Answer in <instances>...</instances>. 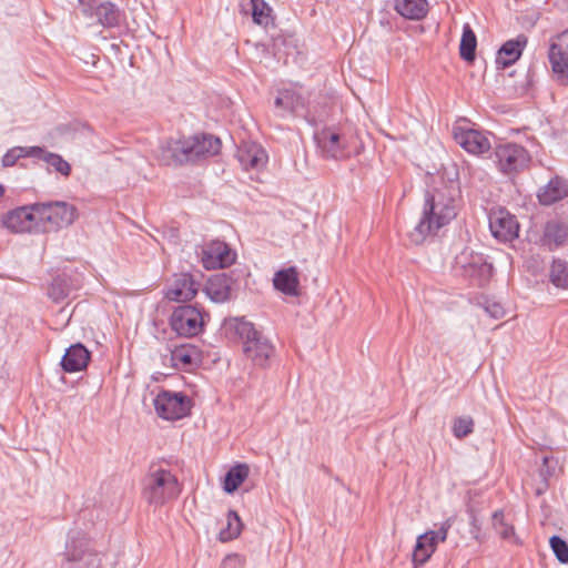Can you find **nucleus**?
I'll return each instance as SVG.
<instances>
[{
	"instance_id": "f257e3e1",
	"label": "nucleus",
	"mask_w": 568,
	"mask_h": 568,
	"mask_svg": "<svg viewBox=\"0 0 568 568\" xmlns=\"http://www.w3.org/2000/svg\"><path fill=\"white\" fill-rule=\"evenodd\" d=\"M458 190L450 184L427 192L422 216L408 233L412 243L418 245L449 224L457 215Z\"/></svg>"
},
{
	"instance_id": "f03ea898",
	"label": "nucleus",
	"mask_w": 568,
	"mask_h": 568,
	"mask_svg": "<svg viewBox=\"0 0 568 568\" xmlns=\"http://www.w3.org/2000/svg\"><path fill=\"white\" fill-rule=\"evenodd\" d=\"M225 333L231 338H239L242 342V349L245 358L258 368H267L275 355V347L253 323L244 317L229 318L224 323Z\"/></svg>"
},
{
	"instance_id": "7ed1b4c3",
	"label": "nucleus",
	"mask_w": 568,
	"mask_h": 568,
	"mask_svg": "<svg viewBox=\"0 0 568 568\" xmlns=\"http://www.w3.org/2000/svg\"><path fill=\"white\" fill-rule=\"evenodd\" d=\"M220 149V139L211 134L183 136L166 140L161 146V158L168 165H182L213 156Z\"/></svg>"
},
{
	"instance_id": "20e7f679",
	"label": "nucleus",
	"mask_w": 568,
	"mask_h": 568,
	"mask_svg": "<svg viewBox=\"0 0 568 568\" xmlns=\"http://www.w3.org/2000/svg\"><path fill=\"white\" fill-rule=\"evenodd\" d=\"M181 493L175 474L162 464H152L142 480V498L154 507H161L174 500Z\"/></svg>"
},
{
	"instance_id": "39448f33",
	"label": "nucleus",
	"mask_w": 568,
	"mask_h": 568,
	"mask_svg": "<svg viewBox=\"0 0 568 568\" xmlns=\"http://www.w3.org/2000/svg\"><path fill=\"white\" fill-rule=\"evenodd\" d=\"M62 557L61 568L101 567L99 554L91 547L89 537L78 529L69 531Z\"/></svg>"
},
{
	"instance_id": "423d86ee",
	"label": "nucleus",
	"mask_w": 568,
	"mask_h": 568,
	"mask_svg": "<svg viewBox=\"0 0 568 568\" xmlns=\"http://www.w3.org/2000/svg\"><path fill=\"white\" fill-rule=\"evenodd\" d=\"M41 232L58 231L71 225L77 216V207L67 202L37 203Z\"/></svg>"
},
{
	"instance_id": "0eeeda50",
	"label": "nucleus",
	"mask_w": 568,
	"mask_h": 568,
	"mask_svg": "<svg viewBox=\"0 0 568 568\" xmlns=\"http://www.w3.org/2000/svg\"><path fill=\"white\" fill-rule=\"evenodd\" d=\"M531 161L529 152L517 143L498 144L494 150V162L506 175L516 174L528 168Z\"/></svg>"
},
{
	"instance_id": "6e6552de",
	"label": "nucleus",
	"mask_w": 568,
	"mask_h": 568,
	"mask_svg": "<svg viewBox=\"0 0 568 568\" xmlns=\"http://www.w3.org/2000/svg\"><path fill=\"white\" fill-rule=\"evenodd\" d=\"M455 267L464 277L478 286L485 285L493 274V266L485 256L473 250H463L455 258Z\"/></svg>"
},
{
	"instance_id": "1a4fd4ad",
	"label": "nucleus",
	"mask_w": 568,
	"mask_h": 568,
	"mask_svg": "<svg viewBox=\"0 0 568 568\" xmlns=\"http://www.w3.org/2000/svg\"><path fill=\"white\" fill-rule=\"evenodd\" d=\"M156 414L166 420H178L191 412V400L182 393L162 390L154 398Z\"/></svg>"
},
{
	"instance_id": "9d476101",
	"label": "nucleus",
	"mask_w": 568,
	"mask_h": 568,
	"mask_svg": "<svg viewBox=\"0 0 568 568\" xmlns=\"http://www.w3.org/2000/svg\"><path fill=\"white\" fill-rule=\"evenodd\" d=\"M204 316V313L196 306H179L171 315V327L180 336L193 337L203 329Z\"/></svg>"
},
{
	"instance_id": "9b49d317",
	"label": "nucleus",
	"mask_w": 568,
	"mask_h": 568,
	"mask_svg": "<svg viewBox=\"0 0 568 568\" xmlns=\"http://www.w3.org/2000/svg\"><path fill=\"white\" fill-rule=\"evenodd\" d=\"M548 60L556 81L568 85V29L550 39Z\"/></svg>"
},
{
	"instance_id": "f8f14e48",
	"label": "nucleus",
	"mask_w": 568,
	"mask_h": 568,
	"mask_svg": "<svg viewBox=\"0 0 568 568\" xmlns=\"http://www.w3.org/2000/svg\"><path fill=\"white\" fill-rule=\"evenodd\" d=\"M454 524V518L449 517L444 520L438 530H429L417 538V542L413 554V560L416 564H425L436 549L438 542L447 539L448 531Z\"/></svg>"
},
{
	"instance_id": "ddd939ff",
	"label": "nucleus",
	"mask_w": 568,
	"mask_h": 568,
	"mask_svg": "<svg viewBox=\"0 0 568 568\" xmlns=\"http://www.w3.org/2000/svg\"><path fill=\"white\" fill-rule=\"evenodd\" d=\"M3 225L14 233L41 232L37 203L8 212L3 217Z\"/></svg>"
},
{
	"instance_id": "4468645a",
	"label": "nucleus",
	"mask_w": 568,
	"mask_h": 568,
	"mask_svg": "<svg viewBox=\"0 0 568 568\" xmlns=\"http://www.w3.org/2000/svg\"><path fill=\"white\" fill-rule=\"evenodd\" d=\"M489 229L498 241L510 242L518 236L519 223L515 215L499 207L489 213Z\"/></svg>"
},
{
	"instance_id": "2eb2a0df",
	"label": "nucleus",
	"mask_w": 568,
	"mask_h": 568,
	"mask_svg": "<svg viewBox=\"0 0 568 568\" xmlns=\"http://www.w3.org/2000/svg\"><path fill=\"white\" fill-rule=\"evenodd\" d=\"M199 255L206 270L224 268L235 261V253L222 241H212L205 244Z\"/></svg>"
},
{
	"instance_id": "dca6fc26",
	"label": "nucleus",
	"mask_w": 568,
	"mask_h": 568,
	"mask_svg": "<svg viewBox=\"0 0 568 568\" xmlns=\"http://www.w3.org/2000/svg\"><path fill=\"white\" fill-rule=\"evenodd\" d=\"M200 287V282L192 274H175L166 288L165 297L172 302H189L195 297Z\"/></svg>"
},
{
	"instance_id": "f3484780",
	"label": "nucleus",
	"mask_w": 568,
	"mask_h": 568,
	"mask_svg": "<svg viewBox=\"0 0 568 568\" xmlns=\"http://www.w3.org/2000/svg\"><path fill=\"white\" fill-rule=\"evenodd\" d=\"M275 108L280 111V115L287 113L297 114L305 111V116H311L310 110L306 108V98L301 88L291 87L280 89L274 101Z\"/></svg>"
},
{
	"instance_id": "a211bd4d",
	"label": "nucleus",
	"mask_w": 568,
	"mask_h": 568,
	"mask_svg": "<svg viewBox=\"0 0 568 568\" xmlns=\"http://www.w3.org/2000/svg\"><path fill=\"white\" fill-rule=\"evenodd\" d=\"M454 138L456 142L468 153L480 155L491 149L488 136L475 129L454 128Z\"/></svg>"
},
{
	"instance_id": "6ab92c4d",
	"label": "nucleus",
	"mask_w": 568,
	"mask_h": 568,
	"mask_svg": "<svg viewBox=\"0 0 568 568\" xmlns=\"http://www.w3.org/2000/svg\"><path fill=\"white\" fill-rule=\"evenodd\" d=\"M314 139L323 158L341 160L345 156V143L334 130L323 129L315 134Z\"/></svg>"
},
{
	"instance_id": "aec40b11",
	"label": "nucleus",
	"mask_w": 568,
	"mask_h": 568,
	"mask_svg": "<svg viewBox=\"0 0 568 568\" xmlns=\"http://www.w3.org/2000/svg\"><path fill=\"white\" fill-rule=\"evenodd\" d=\"M236 158L241 166L248 170H262L268 160L265 150L255 142H243L236 151Z\"/></svg>"
},
{
	"instance_id": "412c9836",
	"label": "nucleus",
	"mask_w": 568,
	"mask_h": 568,
	"mask_svg": "<svg viewBox=\"0 0 568 568\" xmlns=\"http://www.w3.org/2000/svg\"><path fill=\"white\" fill-rule=\"evenodd\" d=\"M568 243V223L552 219L549 220L542 231L540 244L552 251Z\"/></svg>"
},
{
	"instance_id": "4be33fe9",
	"label": "nucleus",
	"mask_w": 568,
	"mask_h": 568,
	"mask_svg": "<svg viewBox=\"0 0 568 568\" xmlns=\"http://www.w3.org/2000/svg\"><path fill=\"white\" fill-rule=\"evenodd\" d=\"M90 358L91 354L88 348L83 344L77 343L67 348L60 364L65 373H77L87 368Z\"/></svg>"
},
{
	"instance_id": "5701e85b",
	"label": "nucleus",
	"mask_w": 568,
	"mask_h": 568,
	"mask_svg": "<svg viewBox=\"0 0 568 568\" xmlns=\"http://www.w3.org/2000/svg\"><path fill=\"white\" fill-rule=\"evenodd\" d=\"M527 41L528 39L524 34H519L516 39L506 41L498 50L496 63L504 69L510 67L520 58Z\"/></svg>"
},
{
	"instance_id": "b1692460",
	"label": "nucleus",
	"mask_w": 568,
	"mask_h": 568,
	"mask_svg": "<svg viewBox=\"0 0 568 568\" xmlns=\"http://www.w3.org/2000/svg\"><path fill=\"white\" fill-rule=\"evenodd\" d=\"M567 195L568 183L558 176L552 178L546 185L540 187L537 194L542 205H551Z\"/></svg>"
},
{
	"instance_id": "393cba45",
	"label": "nucleus",
	"mask_w": 568,
	"mask_h": 568,
	"mask_svg": "<svg viewBox=\"0 0 568 568\" xmlns=\"http://www.w3.org/2000/svg\"><path fill=\"white\" fill-rule=\"evenodd\" d=\"M274 287L285 295H298L300 278L297 268L294 266L280 270L273 278Z\"/></svg>"
},
{
	"instance_id": "a878e982",
	"label": "nucleus",
	"mask_w": 568,
	"mask_h": 568,
	"mask_svg": "<svg viewBox=\"0 0 568 568\" xmlns=\"http://www.w3.org/2000/svg\"><path fill=\"white\" fill-rule=\"evenodd\" d=\"M78 287L77 283L67 273L57 275L48 287V296L54 303H61Z\"/></svg>"
},
{
	"instance_id": "bb28decb",
	"label": "nucleus",
	"mask_w": 568,
	"mask_h": 568,
	"mask_svg": "<svg viewBox=\"0 0 568 568\" xmlns=\"http://www.w3.org/2000/svg\"><path fill=\"white\" fill-rule=\"evenodd\" d=\"M396 12L409 20H420L428 11L426 0H395Z\"/></svg>"
},
{
	"instance_id": "cd10ccee",
	"label": "nucleus",
	"mask_w": 568,
	"mask_h": 568,
	"mask_svg": "<svg viewBox=\"0 0 568 568\" xmlns=\"http://www.w3.org/2000/svg\"><path fill=\"white\" fill-rule=\"evenodd\" d=\"M205 293L216 303H223L231 296L230 280L225 275L211 277L205 285Z\"/></svg>"
},
{
	"instance_id": "c85d7f7f",
	"label": "nucleus",
	"mask_w": 568,
	"mask_h": 568,
	"mask_svg": "<svg viewBox=\"0 0 568 568\" xmlns=\"http://www.w3.org/2000/svg\"><path fill=\"white\" fill-rule=\"evenodd\" d=\"M95 16L98 21L106 28L119 26L121 20L120 10L111 2H104L97 7Z\"/></svg>"
},
{
	"instance_id": "c756f323",
	"label": "nucleus",
	"mask_w": 568,
	"mask_h": 568,
	"mask_svg": "<svg viewBox=\"0 0 568 568\" xmlns=\"http://www.w3.org/2000/svg\"><path fill=\"white\" fill-rule=\"evenodd\" d=\"M477 47V39L475 32L471 30L470 26L466 23L463 27V34L460 39L459 53L460 57L465 61H474L475 51Z\"/></svg>"
},
{
	"instance_id": "7c9ffc66",
	"label": "nucleus",
	"mask_w": 568,
	"mask_h": 568,
	"mask_svg": "<svg viewBox=\"0 0 568 568\" xmlns=\"http://www.w3.org/2000/svg\"><path fill=\"white\" fill-rule=\"evenodd\" d=\"M549 281L558 288L568 290V262L555 258L550 265Z\"/></svg>"
},
{
	"instance_id": "2f4dec72",
	"label": "nucleus",
	"mask_w": 568,
	"mask_h": 568,
	"mask_svg": "<svg viewBox=\"0 0 568 568\" xmlns=\"http://www.w3.org/2000/svg\"><path fill=\"white\" fill-rule=\"evenodd\" d=\"M248 466L240 464L232 467L224 479V490L226 493L235 491L248 476Z\"/></svg>"
},
{
	"instance_id": "473e14b6",
	"label": "nucleus",
	"mask_w": 568,
	"mask_h": 568,
	"mask_svg": "<svg viewBox=\"0 0 568 568\" xmlns=\"http://www.w3.org/2000/svg\"><path fill=\"white\" fill-rule=\"evenodd\" d=\"M253 21L260 26H267L271 9L264 0H250Z\"/></svg>"
},
{
	"instance_id": "72a5a7b5",
	"label": "nucleus",
	"mask_w": 568,
	"mask_h": 568,
	"mask_svg": "<svg viewBox=\"0 0 568 568\" xmlns=\"http://www.w3.org/2000/svg\"><path fill=\"white\" fill-rule=\"evenodd\" d=\"M474 419L470 416H460L454 420L453 434L456 438L462 439L474 432Z\"/></svg>"
},
{
	"instance_id": "f704fd0d",
	"label": "nucleus",
	"mask_w": 568,
	"mask_h": 568,
	"mask_svg": "<svg viewBox=\"0 0 568 568\" xmlns=\"http://www.w3.org/2000/svg\"><path fill=\"white\" fill-rule=\"evenodd\" d=\"M493 527L503 539H510L515 535L514 527L504 521V511L500 509L493 514Z\"/></svg>"
},
{
	"instance_id": "c9c22d12",
	"label": "nucleus",
	"mask_w": 568,
	"mask_h": 568,
	"mask_svg": "<svg viewBox=\"0 0 568 568\" xmlns=\"http://www.w3.org/2000/svg\"><path fill=\"white\" fill-rule=\"evenodd\" d=\"M43 161L63 176H69L71 173V165L60 154L52 152L45 153L43 155Z\"/></svg>"
},
{
	"instance_id": "e433bc0d",
	"label": "nucleus",
	"mask_w": 568,
	"mask_h": 568,
	"mask_svg": "<svg viewBox=\"0 0 568 568\" xmlns=\"http://www.w3.org/2000/svg\"><path fill=\"white\" fill-rule=\"evenodd\" d=\"M241 532V520L239 515L230 510L227 513V528L221 531V539L229 540L236 538Z\"/></svg>"
},
{
	"instance_id": "4c0bfd02",
	"label": "nucleus",
	"mask_w": 568,
	"mask_h": 568,
	"mask_svg": "<svg viewBox=\"0 0 568 568\" xmlns=\"http://www.w3.org/2000/svg\"><path fill=\"white\" fill-rule=\"evenodd\" d=\"M551 550L561 564H568V545L559 536H552L549 540Z\"/></svg>"
},
{
	"instance_id": "58836bf2",
	"label": "nucleus",
	"mask_w": 568,
	"mask_h": 568,
	"mask_svg": "<svg viewBox=\"0 0 568 568\" xmlns=\"http://www.w3.org/2000/svg\"><path fill=\"white\" fill-rule=\"evenodd\" d=\"M23 152V146H14L9 149L2 156V165L6 168L13 166L19 159L24 158Z\"/></svg>"
},
{
	"instance_id": "ea45409f",
	"label": "nucleus",
	"mask_w": 568,
	"mask_h": 568,
	"mask_svg": "<svg viewBox=\"0 0 568 568\" xmlns=\"http://www.w3.org/2000/svg\"><path fill=\"white\" fill-rule=\"evenodd\" d=\"M484 308L485 312L495 320H499L505 315L503 305L495 301H486Z\"/></svg>"
},
{
	"instance_id": "a19ab883",
	"label": "nucleus",
	"mask_w": 568,
	"mask_h": 568,
	"mask_svg": "<svg viewBox=\"0 0 568 568\" xmlns=\"http://www.w3.org/2000/svg\"><path fill=\"white\" fill-rule=\"evenodd\" d=\"M176 364L191 365L193 364V355L185 348L175 349L172 355Z\"/></svg>"
},
{
	"instance_id": "79ce46f5",
	"label": "nucleus",
	"mask_w": 568,
	"mask_h": 568,
	"mask_svg": "<svg viewBox=\"0 0 568 568\" xmlns=\"http://www.w3.org/2000/svg\"><path fill=\"white\" fill-rule=\"evenodd\" d=\"M24 148V158L32 156V158H40L43 160V155L48 153L44 151V149L40 146H23Z\"/></svg>"
},
{
	"instance_id": "37998d69",
	"label": "nucleus",
	"mask_w": 568,
	"mask_h": 568,
	"mask_svg": "<svg viewBox=\"0 0 568 568\" xmlns=\"http://www.w3.org/2000/svg\"><path fill=\"white\" fill-rule=\"evenodd\" d=\"M552 475V471L550 470V467H541L540 469V476L544 477V479H547V477H550Z\"/></svg>"
},
{
	"instance_id": "c03bdc74",
	"label": "nucleus",
	"mask_w": 568,
	"mask_h": 568,
	"mask_svg": "<svg viewBox=\"0 0 568 568\" xmlns=\"http://www.w3.org/2000/svg\"><path fill=\"white\" fill-rule=\"evenodd\" d=\"M550 459H551L550 457L545 456V457L542 458V467H547V466H548V464H549V462H550Z\"/></svg>"
},
{
	"instance_id": "a18cd8bd",
	"label": "nucleus",
	"mask_w": 568,
	"mask_h": 568,
	"mask_svg": "<svg viewBox=\"0 0 568 568\" xmlns=\"http://www.w3.org/2000/svg\"><path fill=\"white\" fill-rule=\"evenodd\" d=\"M3 194V187L0 185V196Z\"/></svg>"
}]
</instances>
